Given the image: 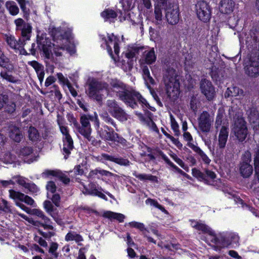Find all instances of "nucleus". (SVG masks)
Segmentation results:
<instances>
[{"mask_svg": "<svg viewBox=\"0 0 259 259\" xmlns=\"http://www.w3.org/2000/svg\"><path fill=\"white\" fill-rule=\"evenodd\" d=\"M46 189L48 191L51 193H55L56 191L57 187L54 182L49 181L47 183L46 185Z\"/></svg>", "mask_w": 259, "mask_h": 259, "instance_id": "69168bd1", "label": "nucleus"}, {"mask_svg": "<svg viewBox=\"0 0 259 259\" xmlns=\"http://www.w3.org/2000/svg\"><path fill=\"white\" fill-rule=\"evenodd\" d=\"M249 35L250 38L249 37H247L246 40V43L248 45H253V43L258 44L259 46V28L253 27L249 32Z\"/></svg>", "mask_w": 259, "mask_h": 259, "instance_id": "7c9ffc66", "label": "nucleus"}, {"mask_svg": "<svg viewBox=\"0 0 259 259\" xmlns=\"http://www.w3.org/2000/svg\"><path fill=\"white\" fill-rule=\"evenodd\" d=\"M5 99L4 109L5 111L9 114H12L16 110V104L14 102Z\"/></svg>", "mask_w": 259, "mask_h": 259, "instance_id": "de8ad7c7", "label": "nucleus"}, {"mask_svg": "<svg viewBox=\"0 0 259 259\" xmlns=\"http://www.w3.org/2000/svg\"><path fill=\"white\" fill-rule=\"evenodd\" d=\"M58 245L56 242H52L51 244L49 250V253H51L52 256L49 257L48 255H47L45 258V259H54L57 258L58 257V253L56 252V250L58 248Z\"/></svg>", "mask_w": 259, "mask_h": 259, "instance_id": "8fccbe9b", "label": "nucleus"}, {"mask_svg": "<svg viewBox=\"0 0 259 259\" xmlns=\"http://www.w3.org/2000/svg\"><path fill=\"white\" fill-rule=\"evenodd\" d=\"M95 115V127L99 137L105 141L117 142L122 145H125L126 141L115 132L113 128L107 124H103L100 126V122L97 114Z\"/></svg>", "mask_w": 259, "mask_h": 259, "instance_id": "39448f33", "label": "nucleus"}, {"mask_svg": "<svg viewBox=\"0 0 259 259\" xmlns=\"http://www.w3.org/2000/svg\"><path fill=\"white\" fill-rule=\"evenodd\" d=\"M110 84L117 93L118 95L121 91H124L127 88L123 82L117 79L112 80L110 82Z\"/></svg>", "mask_w": 259, "mask_h": 259, "instance_id": "79ce46f5", "label": "nucleus"}, {"mask_svg": "<svg viewBox=\"0 0 259 259\" xmlns=\"http://www.w3.org/2000/svg\"><path fill=\"white\" fill-rule=\"evenodd\" d=\"M156 57L152 48L150 50H147L143 52L142 57L140 60L141 65L143 64H152L155 62Z\"/></svg>", "mask_w": 259, "mask_h": 259, "instance_id": "b1692460", "label": "nucleus"}, {"mask_svg": "<svg viewBox=\"0 0 259 259\" xmlns=\"http://www.w3.org/2000/svg\"><path fill=\"white\" fill-rule=\"evenodd\" d=\"M63 154L64 155V158L66 159L71 153V151L74 148L73 141L71 137H65L63 140Z\"/></svg>", "mask_w": 259, "mask_h": 259, "instance_id": "393cba45", "label": "nucleus"}, {"mask_svg": "<svg viewBox=\"0 0 259 259\" xmlns=\"http://www.w3.org/2000/svg\"><path fill=\"white\" fill-rule=\"evenodd\" d=\"M248 118L250 122L255 123L256 126L259 127V113L258 111L253 107L249 108L246 111Z\"/></svg>", "mask_w": 259, "mask_h": 259, "instance_id": "c85d7f7f", "label": "nucleus"}, {"mask_svg": "<svg viewBox=\"0 0 259 259\" xmlns=\"http://www.w3.org/2000/svg\"><path fill=\"white\" fill-rule=\"evenodd\" d=\"M158 154L161 156L162 158L164 160V161L170 166L175 169L178 173L181 174L182 175L188 177V175L183 171L182 169L179 168L178 166L175 165L168 158V157L164 154V153L160 150H157Z\"/></svg>", "mask_w": 259, "mask_h": 259, "instance_id": "f704fd0d", "label": "nucleus"}, {"mask_svg": "<svg viewBox=\"0 0 259 259\" xmlns=\"http://www.w3.org/2000/svg\"><path fill=\"white\" fill-rule=\"evenodd\" d=\"M128 225L130 227L137 228L141 231L146 230L144 225L141 223H139L137 222H131L128 223Z\"/></svg>", "mask_w": 259, "mask_h": 259, "instance_id": "0e129e2a", "label": "nucleus"}, {"mask_svg": "<svg viewBox=\"0 0 259 259\" xmlns=\"http://www.w3.org/2000/svg\"><path fill=\"white\" fill-rule=\"evenodd\" d=\"M6 8L12 16H16L19 13V9L16 3L12 1L6 2Z\"/></svg>", "mask_w": 259, "mask_h": 259, "instance_id": "ea45409f", "label": "nucleus"}, {"mask_svg": "<svg viewBox=\"0 0 259 259\" xmlns=\"http://www.w3.org/2000/svg\"><path fill=\"white\" fill-rule=\"evenodd\" d=\"M28 64L34 69L36 72L44 68V66L36 61H29Z\"/></svg>", "mask_w": 259, "mask_h": 259, "instance_id": "338daca9", "label": "nucleus"}, {"mask_svg": "<svg viewBox=\"0 0 259 259\" xmlns=\"http://www.w3.org/2000/svg\"><path fill=\"white\" fill-rule=\"evenodd\" d=\"M165 17L167 22L171 25L177 24L180 20L179 8L177 5H173L166 10Z\"/></svg>", "mask_w": 259, "mask_h": 259, "instance_id": "412c9836", "label": "nucleus"}, {"mask_svg": "<svg viewBox=\"0 0 259 259\" xmlns=\"http://www.w3.org/2000/svg\"><path fill=\"white\" fill-rule=\"evenodd\" d=\"M106 107L108 113L113 117L120 121H125L128 119V115L125 110L121 108L118 102L114 99L108 100L106 103Z\"/></svg>", "mask_w": 259, "mask_h": 259, "instance_id": "6e6552de", "label": "nucleus"}, {"mask_svg": "<svg viewBox=\"0 0 259 259\" xmlns=\"http://www.w3.org/2000/svg\"><path fill=\"white\" fill-rule=\"evenodd\" d=\"M0 76L3 79L7 80L8 81L16 83L17 79L13 75L9 74L6 71H2L0 73Z\"/></svg>", "mask_w": 259, "mask_h": 259, "instance_id": "603ef678", "label": "nucleus"}, {"mask_svg": "<svg viewBox=\"0 0 259 259\" xmlns=\"http://www.w3.org/2000/svg\"><path fill=\"white\" fill-rule=\"evenodd\" d=\"M140 118L142 120L144 121L148 126L150 127L153 131L158 132V129L156 124L150 118H145L142 114H140Z\"/></svg>", "mask_w": 259, "mask_h": 259, "instance_id": "3c124183", "label": "nucleus"}, {"mask_svg": "<svg viewBox=\"0 0 259 259\" xmlns=\"http://www.w3.org/2000/svg\"><path fill=\"white\" fill-rule=\"evenodd\" d=\"M194 223L195 225L192 224V227L208 235L209 237L208 238V240L214 244L211 245V246L214 250L219 251L228 244L226 241L224 236L220 235L217 236L215 235L214 232L211 228L207 225L199 222Z\"/></svg>", "mask_w": 259, "mask_h": 259, "instance_id": "423d86ee", "label": "nucleus"}, {"mask_svg": "<svg viewBox=\"0 0 259 259\" xmlns=\"http://www.w3.org/2000/svg\"><path fill=\"white\" fill-rule=\"evenodd\" d=\"M198 18L204 22H207L211 18L210 6L204 1L198 2L195 5Z\"/></svg>", "mask_w": 259, "mask_h": 259, "instance_id": "4468645a", "label": "nucleus"}, {"mask_svg": "<svg viewBox=\"0 0 259 259\" xmlns=\"http://www.w3.org/2000/svg\"><path fill=\"white\" fill-rule=\"evenodd\" d=\"M49 33L53 38V52L57 57L64 56L67 53L70 55L75 53V46L70 42L69 32L61 28L50 27Z\"/></svg>", "mask_w": 259, "mask_h": 259, "instance_id": "f257e3e1", "label": "nucleus"}, {"mask_svg": "<svg viewBox=\"0 0 259 259\" xmlns=\"http://www.w3.org/2000/svg\"><path fill=\"white\" fill-rule=\"evenodd\" d=\"M187 145L200 157L205 163L209 164L210 162V159L198 146L192 143H188Z\"/></svg>", "mask_w": 259, "mask_h": 259, "instance_id": "c756f323", "label": "nucleus"}, {"mask_svg": "<svg viewBox=\"0 0 259 259\" xmlns=\"http://www.w3.org/2000/svg\"><path fill=\"white\" fill-rule=\"evenodd\" d=\"M0 67L6 68L8 71L13 69L10 59L3 52L0 53Z\"/></svg>", "mask_w": 259, "mask_h": 259, "instance_id": "58836bf2", "label": "nucleus"}, {"mask_svg": "<svg viewBox=\"0 0 259 259\" xmlns=\"http://www.w3.org/2000/svg\"><path fill=\"white\" fill-rule=\"evenodd\" d=\"M228 135L229 128L226 126H223L220 130L218 136V143L215 150L217 156L220 158L224 156V152L226 146Z\"/></svg>", "mask_w": 259, "mask_h": 259, "instance_id": "f8f14e48", "label": "nucleus"}, {"mask_svg": "<svg viewBox=\"0 0 259 259\" xmlns=\"http://www.w3.org/2000/svg\"><path fill=\"white\" fill-rule=\"evenodd\" d=\"M225 115L224 111L223 110H219L216 119H215V127L218 128L219 126L221 125Z\"/></svg>", "mask_w": 259, "mask_h": 259, "instance_id": "13d9d810", "label": "nucleus"}, {"mask_svg": "<svg viewBox=\"0 0 259 259\" xmlns=\"http://www.w3.org/2000/svg\"><path fill=\"white\" fill-rule=\"evenodd\" d=\"M88 86L89 96L98 102L102 101V95L100 94V92L107 88V84L99 81L96 79H92L89 81Z\"/></svg>", "mask_w": 259, "mask_h": 259, "instance_id": "1a4fd4ad", "label": "nucleus"}, {"mask_svg": "<svg viewBox=\"0 0 259 259\" xmlns=\"http://www.w3.org/2000/svg\"><path fill=\"white\" fill-rule=\"evenodd\" d=\"M9 193L10 197L14 201L19 200L29 205H33L34 203V201L31 197L22 192L11 189L9 190Z\"/></svg>", "mask_w": 259, "mask_h": 259, "instance_id": "4be33fe9", "label": "nucleus"}, {"mask_svg": "<svg viewBox=\"0 0 259 259\" xmlns=\"http://www.w3.org/2000/svg\"><path fill=\"white\" fill-rule=\"evenodd\" d=\"M103 216L105 218L110 219L116 220L119 222H123L125 218V216L121 213L114 212L110 211H107L104 212Z\"/></svg>", "mask_w": 259, "mask_h": 259, "instance_id": "a19ab883", "label": "nucleus"}, {"mask_svg": "<svg viewBox=\"0 0 259 259\" xmlns=\"http://www.w3.org/2000/svg\"><path fill=\"white\" fill-rule=\"evenodd\" d=\"M44 206L46 211L56 221L57 215L55 212L56 208H54L52 202L49 200H46L44 202Z\"/></svg>", "mask_w": 259, "mask_h": 259, "instance_id": "37998d69", "label": "nucleus"}, {"mask_svg": "<svg viewBox=\"0 0 259 259\" xmlns=\"http://www.w3.org/2000/svg\"><path fill=\"white\" fill-rule=\"evenodd\" d=\"M9 137L15 142L19 143L23 138V135L18 127L12 126L10 128Z\"/></svg>", "mask_w": 259, "mask_h": 259, "instance_id": "2f4dec72", "label": "nucleus"}, {"mask_svg": "<svg viewBox=\"0 0 259 259\" xmlns=\"http://www.w3.org/2000/svg\"><path fill=\"white\" fill-rule=\"evenodd\" d=\"M37 46L39 50L43 52L45 58L50 59L53 56L51 52V42L47 39L42 38L37 40ZM36 46L35 43L31 44V48L29 49V54L35 56L36 54Z\"/></svg>", "mask_w": 259, "mask_h": 259, "instance_id": "9d476101", "label": "nucleus"}, {"mask_svg": "<svg viewBox=\"0 0 259 259\" xmlns=\"http://www.w3.org/2000/svg\"><path fill=\"white\" fill-rule=\"evenodd\" d=\"M154 14L155 19L157 23H159L162 19V9H163L167 4H159V3H154Z\"/></svg>", "mask_w": 259, "mask_h": 259, "instance_id": "c9c22d12", "label": "nucleus"}, {"mask_svg": "<svg viewBox=\"0 0 259 259\" xmlns=\"http://www.w3.org/2000/svg\"><path fill=\"white\" fill-rule=\"evenodd\" d=\"M118 97L127 106L132 109H136L138 106V103L143 107H148L149 105L142 95L132 88H127L125 90L121 91Z\"/></svg>", "mask_w": 259, "mask_h": 259, "instance_id": "20e7f679", "label": "nucleus"}, {"mask_svg": "<svg viewBox=\"0 0 259 259\" xmlns=\"http://www.w3.org/2000/svg\"><path fill=\"white\" fill-rule=\"evenodd\" d=\"M192 174L193 177L199 181H203L206 184L212 185L216 178L215 174L209 169H206L204 172H201L199 169L194 168L192 169Z\"/></svg>", "mask_w": 259, "mask_h": 259, "instance_id": "ddd939ff", "label": "nucleus"}, {"mask_svg": "<svg viewBox=\"0 0 259 259\" xmlns=\"http://www.w3.org/2000/svg\"><path fill=\"white\" fill-rule=\"evenodd\" d=\"M57 178H58L60 181L66 185L68 184L70 182V178L66 175L63 173L60 170H59L58 172Z\"/></svg>", "mask_w": 259, "mask_h": 259, "instance_id": "4d7b16f0", "label": "nucleus"}, {"mask_svg": "<svg viewBox=\"0 0 259 259\" xmlns=\"http://www.w3.org/2000/svg\"><path fill=\"white\" fill-rule=\"evenodd\" d=\"M253 166L250 163L239 164V172L243 178H248L252 174Z\"/></svg>", "mask_w": 259, "mask_h": 259, "instance_id": "cd10ccee", "label": "nucleus"}, {"mask_svg": "<svg viewBox=\"0 0 259 259\" xmlns=\"http://www.w3.org/2000/svg\"><path fill=\"white\" fill-rule=\"evenodd\" d=\"M16 25V30L21 32V37L17 40L15 37L12 35L6 36V41L8 45L13 50H19L25 45V41L30 39L32 32V26L26 23L23 19L18 18L14 21Z\"/></svg>", "mask_w": 259, "mask_h": 259, "instance_id": "f03ea898", "label": "nucleus"}, {"mask_svg": "<svg viewBox=\"0 0 259 259\" xmlns=\"http://www.w3.org/2000/svg\"><path fill=\"white\" fill-rule=\"evenodd\" d=\"M30 213L33 215H36L41 219L42 222L40 221H34L33 224L37 226H41L44 228V229H53V227L51 225V221L50 219L45 215L44 213L40 210L38 209H33L31 210Z\"/></svg>", "mask_w": 259, "mask_h": 259, "instance_id": "a211bd4d", "label": "nucleus"}, {"mask_svg": "<svg viewBox=\"0 0 259 259\" xmlns=\"http://www.w3.org/2000/svg\"><path fill=\"white\" fill-rule=\"evenodd\" d=\"M0 210L6 213H15V210H14L9 202L4 199L2 200V203H0Z\"/></svg>", "mask_w": 259, "mask_h": 259, "instance_id": "09e8293b", "label": "nucleus"}, {"mask_svg": "<svg viewBox=\"0 0 259 259\" xmlns=\"http://www.w3.org/2000/svg\"><path fill=\"white\" fill-rule=\"evenodd\" d=\"M200 89L201 93L206 98L210 101L215 95V89L211 82L205 78L202 79L200 82Z\"/></svg>", "mask_w": 259, "mask_h": 259, "instance_id": "f3484780", "label": "nucleus"}, {"mask_svg": "<svg viewBox=\"0 0 259 259\" xmlns=\"http://www.w3.org/2000/svg\"><path fill=\"white\" fill-rule=\"evenodd\" d=\"M234 7V2L233 0H221L220 3V11L224 14H230L233 12Z\"/></svg>", "mask_w": 259, "mask_h": 259, "instance_id": "a878e982", "label": "nucleus"}, {"mask_svg": "<svg viewBox=\"0 0 259 259\" xmlns=\"http://www.w3.org/2000/svg\"><path fill=\"white\" fill-rule=\"evenodd\" d=\"M92 119L93 117L90 115L82 114L81 115L80 118L81 125L78 123V126H76V127L82 136L89 132H92L90 120H92Z\"/></svg>", "mask_w": 259, "mask_h": 259, "instance_id": "aec40b11", "label": "nucleus"}, {"mask_svg": "<svg viewBox=\"0 0 259 259\" xmlns=\"http://www.w3.org/2000/svg\"><path fill=\"white\" fill-rule=\"evenodd\" d=\"M225 238L226 241L228 243L225 247L228 246L231 243L237 244L239 242V237L238 235L235 234H231L229 236L230 240H227L226 238L224 236Z\"/></svg>", "mask_w": 259, "mask_h": 259, "instance_id": "e2e57ef3", "label": "nucleus"}, {"mask_svg": "<svg viewBox=\"0 0 259 259\" xmlns=\"http://www.w3.org/2000/svg\"><path fill=\"white\" fill-rule=\"evenodd\" d=\"M251 161V152L247 150L244 152L241 157V161L240 164L243 163H250Z\"/></svg>", "mask_w": 259, "mask_h": 259, "instance_id": "5fc2aeb1", "label": "nucleus"}, {"mask_svg": "<svg viewBox=\"0 0 259 259\" xmlns=\"http://www.w3.org/2000/svg\"><path fill=\"white\" fill-rule=\"evenodd\" d=\"M163 81L166 87V92L169 98L176 99L180 94V83L178 76L173 67L166 64L164 67Z\"/></svg>", "mask_w": 259, "mask_h": 259, "instance_id": "7ed1b4c3", "label": "nucleus"}, {"mask_svg": "<svg viewBox=\"0 0 259 259\" xmlns=\"http://www.w3.org/2000/svg\"><path fill=\"white\" fill-rule=\"evenodd\" d=\"M89 188L90 191L88 193L91 195L95 196V195L99 192L97 189L96 184L94 183H91L89 185Z\"/></svg>", "mask_w": 259, "mask_h": 259, "instance_id": "774afa93", "label": "nucleus"}, {"mask_svg": "<svg viewBox=\"0 0 259 259\" xmlns=\"http://www.w3.org/2000/svg\"><path fill=\"white\" fill-rule=\"evenodd\" d=\"M91 132H89L83 136L84 138L87 139L89 142H91L94 146L99 145L101 141L100 140H97L93 137L91 136Z\"/></svg>", "mask_w": 259, "mask_h": 259, "instance_id": "680f3d73", "label": "nucleus"}, {"mask_svg": "<svg viewBox=\"0 0 259 259\" xmlns=\"http://www.w3.org/2000/svg\"><path fill=\"white\" fill-rule=\"evenodd\" d=\"M198 127L201 132L207 134L210 132L213 119L207 111H203L198 118Z\"/></svg>", "mask_w": 259, "mask_h": 259, "instance_id": "2eb2a0df", "label": "nucleus"}, {"mask_svg": "<svg viewBox=\"0 0 259 259\" xmlns=\"http://www.w3.org/2000/svg\"><path fill=\"white\" fill-rule=\"evenodd\" d=\"M102 120L106 124H110L115 128V131H118L117 125L114 120L107 112H104L100 114Z\"/></svg>", "mask_w": 259, "mask_h": 259, "instance_id": "e433bc0d", "label": "nucleus"}, {"mask_svg": "<svg viewBox=\"0 0 259 259\" xmlns=\"http://www.w3.org/2000/svg\"><path fill=\"white\" fill-rule=\"evenodd\" d=\"M101 16L104 18L105 21L112 22L116 18L117 14L112 9H106L101 13Z\"/></svg>", "mask_w": 259, "mask_h": 259, "instance_id": "72a5a7b5", "label": "nucleus"}, {"mask_svg": "<svg viewBox=\"0 0 259 259\" xmlns=\"http://www.w3.org/2000/svg\"><path fill=\"white\" fill-rule=\"evenodd\" d=\"M65 240L67 241L74 240L76 242L83 241L82 236L75 232L70 231L65 236Z\"/></svg>", "mask_w": 259, "mask_h": 259, "instance_id": "49530a36", "label": "nucleus"}, {"mask_svg": "<svg viewBox=\"0 0 259 259\" xmlns=\"http://www.w3.org/2000/svg\"><path fill=\"white\" fill-rule=\"evenodd\" d=\"M143 49V48L134 47L128 50L125 53V57L130 60V62H127L130 65H133L134 60L136 61L138 55Z\"/></svg>", "mask_w": 259, "mask_h": 259, "instance_id": "bb28decb", "label": "nucleus"}, {"mask_svg": "<svg viewBox=\"0 0 259 259\" xmlns=\"http://www.w3.org/2000/svg\"><path fill=\"white\" fill-rule=\"evenodd\" d=\"M33 148L30 146L24 147L20 150V155L23 157L30 156L31 158L28 160L29 162H32L35 160V158L34 157H32V154L33 153Z\"/></svg>", "mask_w": 259, "mask_h": 259, "instance_id": "a18cd8bd", "label": "nucleus"}, {"mask_svg": "<svg viewBox=\"0 0 259 259\" xmlns=\"http://www.w3.org/2000/svg\"><path fill=\"white\" fill-rule=\"evenodd\" d=\"M134 175L137 178L142 181L150 180L151 181H155L156 180V177L151 175L135 174Z\"/></svg>", "mask_w": 259, "mask_h": 259, "instance_id": "864d4df0", "label": "nucleus"}, {"mask_svg": "<svg viewBox=\"0 0 259 259\" xmlns=\"http://www.w3.org/2000/svg\"><path fill=\"white\" fill-rule=\"evenodd\" d=\"M234 134L239 142H243L248 134L246 123L242 117H238L235 120L233 128Z\"/></svg>", "mask_w": 259, "mask_h": 259, "instance_id": "9b49d317", "label": "nucleus"}, {"mask_svg": "<svg viewBox=\"0 0 259 259\" xmlns=\"http://www.w3.org/2000/svg\"><path fill=\"white\" fill-rule=\"evenodd\" d=\"M171 126L175 133V135L179 136L180 135V132L179 130V125L172 115L170 116Z\"/></svg>", "mask_w": 259, "mask_h": 259, "instance_id": "bf43d9fd", "label": "nucleus"}, {"mask_svg": "<svg viewBox=\"0 0 259 259\" xmlns=\"http://www.w3.org/2000/svg\"><path fill=\"white\" fill-rule=\"evenodd\" d=\"M13 179L16 180V183L22 186L26 189L25 192L34 194L37 193L39 191V188L33 182L28 183L26 179L20 175L14 176Z\"/></svg>", "mask_w": 259, "mask_h": 259, "instance_id": "dca6fc26", "label": "nucleus"}, {"mask_svg": "<svg viewBox=\"0 0 259 259\" xmlns=\"http://www.w3.org/2000/svg\"><path fill=\"white\" fill-rule=\"evenodd\" d=\"M244 70L250 77H255L259 75V49L251 52L248 60L245 63Z\"/></svg>", "mask_w": 259, "mask_h": 259, "instance_id": "0eeeda50", "label": "nucleus"}, {"mask_svg": "<svg viewBox=\"0 0 259 259\" xmlns=\"http://www.w3.org/2000/svg\"><path fill=\"white\" fill-rule=\"evenodd\" d=\"M99 174L101 176L111 177L114 176L115 175L109 171L97 168L95 169L92 170L89 173L90 177H94L95 176Z\"/></svg>", "mask_w": 259, "mask_h": 259, "instance_id": "c03bdc74", "label": "nucleus"}, {"mask_svg": "<svg viewBox=\"0 0 259 259\" xmlns=\"http://www.w3.org/2000/svg\"><path fill=\"white\" fill-rule=\"evenodd\" d=\"M101 157L104 160L114 162L121 166H128L131 163L128 159L123 158L118 155H111L106 153H102Z\"/></svg>", "mask_w": 259, "mask_h": 259, "instance_id": "5701e85b", "label": "nucleus"}, {"mask_svg": "<svg viewBox=\"0 0 259 259\" xmlns=\"http://www.w3.org/2000/svg\"><path fill=\"white\" fill-rule=\"evenodd\" d=\"M28 138L33 142H38L40 140L39 133L37 130L32 126H30L28 130Z\"/></svg>", "mask_w": 259, "mask_h": 259, "instance_id": "4c0bfd02", "label": "nucleus"}, {"mask_svg": "<svg viewBox=\"0 0 259 259\" xmlns=\"http://www.w3.org/2000/svg\"><path fill=\"white\" fill-rule=\"evenodd\" d=\"M226 98L230 97L243 96L244 92L243 90L237 87H233L232 88H228L224 94Z\"/></svg>", "mask_w": 259, "mask_h": 259, "instance_id": "473e14b6", "label": "nucleus"}, {"mask_svg": "<svg viewBox=\"0 0 259 259\" xmlns=\"http://www.w3.org/2000/svg\"><path fill=\"white\" fill-rule=\"evenodd\" d=\"M146 203L150 204L151 205L154 206L155 207L158 208L162 212H166V210L165 209V208L162 205L159 204L158 202L154 199L148 198L146 200Z\"/></svg>", "mask_w": 259, "mask_h": 259, "instance_id": "6e6d98bb", "label": "nucleus"}, {"mask_svg": "<svg viewBox=\"0 0 259 259\" xmlns=\"http://www.w3.org/2000/svg\"><path fill=\"white\" fill-rule=\"evenodd\" d=\"M253 164L254 168H259V147L254 149Z\"/></svg>", "mask_w": 259, "mask_h": 259, "instance_id": "052dcab7", "label": "nucleus"}, {"mask_svg": "<svg viewBox=\"0 0 259 259\" xmlns=\"http://www.w3.org/2000/svg\"><path fill=\"white\" fill-rule=\"evenodd\" d=\"M102 39L104 40L108 53L112 57V58L115 60L112 53V48L111 47L110 45H113L114 53L118 55L119 53L118 39L115 35L112 34H108L107 39H106L105 37H102Z\"/></svg>", "mask_w": 259, "mask_h": 259, "instance_id": "6ab92c4d", "label": "nucleus"}]
</instances>
